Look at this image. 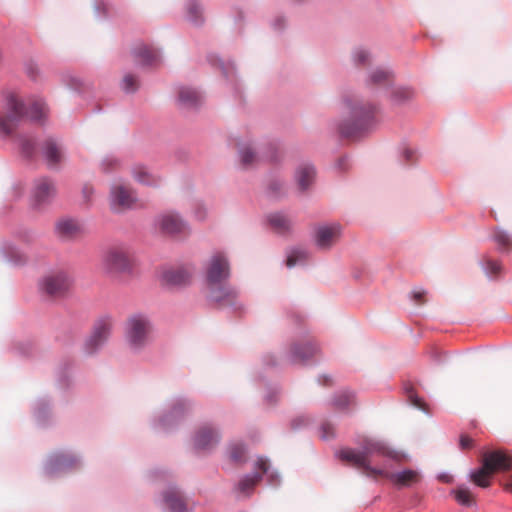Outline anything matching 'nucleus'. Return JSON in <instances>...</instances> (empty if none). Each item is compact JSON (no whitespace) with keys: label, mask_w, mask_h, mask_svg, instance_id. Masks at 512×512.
<instances>
[{"label":"nucleus","mask_w":512,"mask_h":512,"mask_svg":"<svg viewBox=\"0 0 512 512\" xmlns=\"http://www.w3.org/2000/svg\"><path fill=\"white\" fill-rule=\"evenodd\" d=\"M340 460L361 470L370 478H385L398 488L410 487L421 480L418 470L404 469L392 472L391 462L400 463L407 459L406 453L393 449L384 440L365 438L361 450L344 448L337 452Z\"/></svg>","instance_id":"obj_1"},{"label":"nucleus","mask_w":512,"mask_h":512,"mask_svg":"<svg viewBox=\"0 0 512 512\" xmlns=\"http://www.w3.org/2000/svg\"><path fill=\"white\" fill-rule=\"evenodd\" d=\"M378 107L360 97L348 96L342 102V117L332 123L342 137H358L376 125Z\"/></svg>","instance_id":"obj_2"},{"label":"nucleus","mask_w":512,"mask_h":512,"mask_svg":"<svg viewBox=\"0 0 512 512\" xmlns=\"http://www.w3.org/2000/svg\"><path fill=\"white\" fill-rule=\"evenodd\" d=\"M204 274L209 298L212 301L230 302L236 298V289L226 283L230 276V261L227 253L212 252L204 264Z\"/></svg>","instance_id":"obj_3"},{"label":"nucleus","mask_w":512,"mask_h":512,"mask_svg":"<svg viewBox=\"0 0 512 512\" xmlns=\"http://www.w3.org/2000/svg\"><path fill=\"white\" fill-rule=\"evenodd\" d=\"M47 111L46 104L41 98H30L25 104L16 94H9L6 98L5 111L0 114V135L10 136L24 117L37 122L43 120Z\"/></svg>","instance_id":"obj_4"},{"label":"nucleus","mask_w":512,"mask_h":512,"mask_svg":"<svg viewBox=\"0 0 512 512\" xmlns=\"http://www.w3.org/2000/svg\"><path fill=\"white\" fill-rule=\"evenodd\" d=\"M507 471H512V456L497 449L483 452L481 466L472 470L469 476L477 486L487 488L493 474Z\"/></svg>","instance_id":"obj_5"},{"label":"nucleus","mask_w":512,"mask_h":512,"mask_svg":"<svg viewBox=\"0 0 512 512\" xmlns=\"http://www.w3.org/2000/svg\"><path fill=\"white\" fill-rule=\"evenodd\" d=\"M152 332V323L146 315L130 316L124 329V338L129 350L134 353L143 351L152 341Z\"/></svg>","instance_id":"obj_6"},{"label":"nucleus","mask_w":512,"mask_h":512,"mask_svg":"<svg viewBox=\"0 0 512 512\" xmlns=\"http://www.w3.org/2000/svg\"><path fill=\"white\" fill-rule=\"evenodd\" d=\"M239 161L244 168L257 164L261 158L277 162L282 155V149L278 142H270L266 146L256 149L253 141L242 142L238 147Z\"/></svg>","instance_id":"obj_7"},{"label":"nucleus","mask_w":512,"mask_h":512,"mask_svg":"<svg viewBox=\"0 0 512 512\" xmlns=\"http://www.w3.org/2000/svg\"><path fill=\"white\" fill-rule=\"evenodd\" d=\"M102 267L109 274L131 273L133 261L129 250L122 246L109 248L102 256Z\"/></svg>","instance_id":"obj_8"},{"label":"nucleus","mask_w":512,"mask_h":512,"mask_svg":"<svg viewBox=\"0 0 512 512\" xmlns=\"http://www.w3.org/2000/svg\"><path fill=\"white\" fill-rule=\"evenodd\" d=\"M114 320L111 316L105 315L98 318L92 328L90 336L84 344V349L88 354H93L100 350L108 341Z\"/></svg>","instance_id":"obj_9"},{"label":"nucleus","mask_w":512,"mask_h":512,"mask_svg":"<svg viewBox=\"0 0 512 512\" xmlns=\"http://www.w3.org/2000/svg\"><path fill=\"white\" fill-rule=\"evenodd\" d=\"M343 227L338 222L321 223L314 227L313 243L321 251L331 250L340 240Z\"/></svg>","instance_id":"obj_10"},{"label":"nucleus","mask_w":512,"mask_h":512,"mask_svg":"<svg viewBox=\"0 0 512 512\" xmlns=\"http://www.w3.org/2000/svg\"><path fill=\"white\" fill-rule=\"evenodd\" d=\"M256 468L257 470H260L261 473L254 472L250 475H246L238 483L237 489L240 493L249 495L255 485L260 481L262 474L267 476V481L271 485H277L279 483V476L276 472L271 471V467L267 459L258 458L256 462Z\"/></svg>","instance_id":"obj_11"},{"label":"nucleus","mask_w":512,"mask_h":512,"mask_svg":"<svg viewBox=\"0 0 512 512\" xmlns=\"http://www.w3.org/2000/svg\"><path fill=\"white\" fill-rule=\"evenodd\" d=\"M80 459L70 452H59L52 454L44 467L45 474L53 477L73 471L80 467Z\"/></svg>","instance_id":"obj_12"},{"label":"nucleus","mask_w":512,"mask_h":512,"mask_svg":"<svg viewBox=\"0 0 512 512\" xmlns=\"http://www.w3.org/2000/svg\"><path fill=\"white\" fill-rule=\"evenodd\" d=\"M191 408L192 404L189 400L185 398L176 399L170 408L154 421V425L159 429L168 430L182 419Z\"/></svg>","instance_id":"obj_13"},{"label":"nucleus","mask_w":512,"mask_h":512,"mask_svg":"<svg viewBox=\"0 0 512 512\" xmlns=\"http://www.w3.org/2000/svg\"><path fill=\"white\" fill-rule=\"evenodd\" d=\"M55 195L56 187L53 180L46 177L36 179L31 190V206L34 209L40 210L47 206Z\"/></svg>","instance_id":"obj_14"},{"label":"nucleus","mask_w":512,"mask_h":512,"mask_svg":"<svg viewBox=\"0 0 512 512\" xmlns=\"http://www.w3.org/2000/svg\"><path fill=\"white\" fill-rule=\"evenodd\" d=\"M156 227L165 235L177 236L189 231L188 222L175 211H167L155 219Z\"/></svg>","instance_id":"obj_15"},{"label":"nucleus","mask_w":512,"mask_h":512,"mask_svg":"<svg viewBox=\"0 0 512 512\" xmlns=\"http://www.w3.org/2000/svg\"><path fill=\"white\" fill-rule=\"evenodd\" d=\"M72 280L64 271H58L45 276L39 283L40 290L51 297L64 295L70 288Z\"/></svg>","instance_id":"obj_16"},{"label":"nucleus","mask_w":512,"mask_h":512,"mask_svg":"<svg viewBox=\"0 0 512 512\" xmlns=\"http://www.w3.org/2000/svg\"><path fill=\"white\" fill-rule=\"evenodd\" d=\"M137 198L134 191L123 184H114L110 190V204L114 211L120 212L130 209Z\"/></svg>","instance_id":"obj_17"},{"label":"nucleus","mask_w":512,"mask_h":512,"mask_svg":"<svg viewBox=\"0 0 512 512\" xmlns=\"http://www.w3.org/2000/svg\"><path fill=\"white\" fill-rule=\"evenodd\" d=\"M194 269L191 265H179L163 269L161 273V282L168 287H179L186 285Z\"/></svg>","instance_id":"obj_18"},{"label":"nucleus","mask_w":512,"mask_h":512,"mask_svg":"<svg viewBox=\"0 0 512 512\" xmlns=\"http://www.w3.org/2000/svg\"><path fill=\"white\" fill-rule=\"evenodd\" d=\"M161 506L166 512H188L186 497L174 485H169L162 493Z\"/></svg>","instance_id":"obj_19"},{"label":"nucleus","mask_w":512,"mask_h":512,"mask_svg":"<svg viewBox=\"0 0 512 512\" xmlns=\"http://www.w3.org/2000/svg\"><path fill=\"white\" fill-rule=\"evenodd\" d=\"M220 440V434L214 426L205 424L197 429L193 436V445L197 450L209 451L213 449Z\"/></svg>","instance_id":"obj_20"},{"label":"nucleus","mask_w":512,"mask_h":512,"mask_svg":"<svg viewBox=\"0 0 512 512\" xmlns=\"http://www.w3.org/2000/svg\"><path fill=\"white\" fill-rule=\"evenodd\" d=\"M42 154L51 168L58 167L65 160V149L59 141L49 138L42 146Z\"/></svg>","instance_id":"obj_21"},{"label":"nucleus","mask_w":512,"mask_h":512,"mask_svg":"<svg viewBox=\"0 0 512 512\" xmlns=\"http://www.w3.org/2000/svg\"><path fill=\"white\" fill-rule=\"evenodd\" d=\"M318 351V345L312 340H307L292 345L288 353V358L292 363L305 362L314 357Z\"/></svg>","instance_id":"obj_22"},{"label":"nucleus","mask_w":512,"mask_h":512,"mask_svg":"<svg viewBox=\"0 0 512 512\" xmlns=\"http://www.w3.org/2000/svg\"><path fill=\"white\" fill-rule=\"evenodd\" d=\"M315 168L310 163H301L294 172V181L300 192L307 191L314 183Z\"/></svg>","instance_id":"obj_23"},{"label":"nucleus","mask_w":512,"mask_h":512,"mask_svg":"<svg viewBox=\"0 0 512 512\" xmlns=\"http://www.w3.org/2000/svg\"><path fill=\"white\" fill-rule=\"evenodd\" d=\"M131 174L135 181L143 185L156 186L160 183V178L148 167L142 164L133 165L131 168Z\"/></svg>","instance_id":"obj_24"},{"label":"nucleus","mask_w":512,"mask_h":512,"mask_svg":"<svg viewBox=\"0 0 512 512\" xmlns=\"http://www.w3.org/2000/svg\"><path fill=\"white\" fill-rule=\"evenodd\" d=\"M56 234L64 239L76 236L81 231L80 223L72 218H62L55 224Z\"/></svg>","instance_id":"obj_25"},{"label":"nucleus","mask_w":512,"mask_h":512,"mask_svg":"<svg viewBox=\"0 0 512 512\" xmlns=\"http://www.w3.org/2000/svg\"><path fill=\"white\" fill-rule=\"evenodd\" d=\"M134 54L136 59L142 65H156L161 60V54L159 50L147 45H139L138 47H136L134 50Z\"/></svg>","instance_id":"obj_26"},{"label":"nucleus","mask_w":512,"mask_h":512,"mask_svg":"<svg viewBox=\"0 0 512 512\" xmlns=\"http://www.w3.org/2000/svg\"><path fill=\"white\" fill-rule=\"evenodd\" d=\"M179 103L186 108L196 107L202 100L199 91L190 87H181L178 93Z\"/></svg>","instance_id":"obj_27"},{"label":"nucleus","mask_w":512,"mask_h":512,"mask_svg":"<svg viewBox=\"0 0 512 512\" xmlns=\"http://www.w3.org/2000/svg\"><path fill=\"white\" fill-rule=\"evenodd\" d=\"M270 227L278 234H284L292 228L291 219L284 213H272L268 217Z\"/></svg>","instance_id":"obj_28"},{"label":"nucleus","mask_w":512,"mask_h":512,"mask_svg":"<svg viewBox=\"0 0 512 512\" xmlns=\"http://www.w3.org/2000/svg\"><path fill=\"white\" fill-rule=\"evenodd\" d=\"M415 95L412 88L407 86H397L390 90V100L395 105H401L410 101Z\"/></svg>","instance_id":"obj_29"},{"label":"nucleus","mask_w":512,"mask_h":512,"mask_svg":"<svg viewBox=\"0 0 512 512\" xmlns=\"http://www.w3.org/2000/svg\"><path fill=\"white\" fill-rule=\"evenodd\" d=\"M309 253L303 247H293L287 251L286 266L292 268L296 265H302L308 259Z\"/></svg>","instance_id":"obj_30"},{"label":"nucleus","mask_w":512,"mask_h":512,"mask_svg":"<svg viewBox=\"0 0 512 512\" xmlns=\"http://www.w3.org/2000/svg\"><path fill=\"white\" fill-rule=\"evenodd\" d=\"M186 17L194 25H200L203 21V8L197 0H188L186 4Z\"/></svg>","instance_id":"obj_31"},{"label":"nucleus","mask_w":512,"mask_h":512,"mask_svg":"<svg viewBox=\"0 0 512 512\" xmlns=\"http://www.w3.org/2000/svg\"><path fill=\"white\" fill-rule=\"evenodd\" d=\"M0 251L4 258L15 264L22 263L25 260L24 254L21 253L17 247H15L13 244L9 242L3 243Z\"/></svg>","instance_id":"obj_32"},{"label":"nucleus","mask_w":512,"mask_h":512,"mask_svg":"<svg viewBox=\"0 0 512 512\" xmlns=\"http://www.w3.org/2000/svg\"><path fill=\"white\" fill-rule=\"evenodd\" d=\"M354 404V394L350 391H340L333 398V406L344 410Z\"/></svg>","instance_id":"obj_33"},{"label":"nucleus","mask_w":512,"mask_h":512,"mask_svg":"<svg viewBox=\"0 0 512 512\" xmlns=\"http://www.w3.org/2000/svg\"><path fill=\"white\" fill-rule=\"evenodd\" d=\"M369 80L375 85L386 86L392 81V73L389 70L377 68L371 72Z\"/></svg>","instance_id":"obj_34"},{"label":"nucleus","mask_w":512,"mask_h":512,"mask_svg":"<svg viewBox=\"0 0 512 512\" xmlns=\"http://www.w3.org/2000/svg\"><path fill=\"white\" fill-rule=\"evenodd\" d=\"M483 269L489 278L496 277L502 272V266L499 261L485 257L482 261Z\"/></svg>","instance_id":"obj_35"},{"label":"nucleus","mask_w":512,"mask_h":512,"mask_svg":"<svg viewBox=\"0 0 512 512\" xmlns=\"http://www.w3.org/2000/svg\"><path fill=\"white\" fill-rule=\"evenodd\" d=\"M21 153L25 157H31L35 151V143L32 138L21 135L17 138Z\"/></svg>","instance_id":"obj_36"},{"label":"nucleus","mask_w":512,"mask_h":512,"mask_svg":"<svg viewBox=\"0 0 512 512\" xmlns=\"http://www.w3.org/2000/svg\"><path fill=\"white\" fill-rule=\"evenodd\" d=\"M245 451H246L245 447L241 442H235L229 446L228 455H229V458L233 462L239 463V462L243 461L244 456H245Z\"/></svg>","instance_id":"obj_37"},{"label":"nucleus","mask_w":512,"mask_h":512,"mask_svg":"<svg viewBox=\"0 0 512 512\" xmlns=\"http://www.w3.org/2000/svg\"><path fill=\"white\" fill-rule=\"evenodd\" d=\"M352 59L356 65L366 66L371 62V54L367 49L359 47L352 52Z\"/></svg>","instance_id":"obj_38"},{"label":"nucleus","mask_w":512,"mask_h":512,"mask_svg":"<svg viewBox=\"0 0 512 512\" xmlns=\"http://www.w3.org/2000/svg\"><path fill=\"white\" fill-rule=\"evenodd\" d=\"M456 501L463 506H472L473 505V497L471 492L463 486L458 487L454 491Z\"/></svg>","instance_id":"obj_39"},{"label":"nucleus","mask_w":512,"mask_h":512,"mask_svg":"<svg viewBox=\"0 0 512 512\" xmlns=\"http://www.w3.org/2000/svg\"><path fill=\"white\" fill-rule=\"evenodd\" d=\"M494 240L501 249L508 250L512 246V239L504 230H496L494 233Z\"/></svg>","instance_id":"obj_40"},{"label":"nucleus","mask_w":512,"mask_h":512,"mask_svg":"<svg viewBox=\"0 0 512 512\" xmlns=\"http://www.w3.org/2000/svg\"><path fill=\"white\" fill-rule=\"evenodd\" d=\"M121 87L126 93L135 92L138 88V80L134 75L126 74L123 77Z\"/></svg>","instance_id":"obj_41"},{"label":"nucleus","mask_w":512,"mask_h":512,"mask_svg":"<svg viewBox=\"0 0 512 512\" xmlns=\"http://www.w3.org/2000/svg\"><path fill=\"white\" fill-rule=\"evenodd\" d=\"M192 215L197 221H204L208 215V208L202 202H196L192 209Z\"/></svg>","instance_id":"obj_42"},{"label":"nucleus","mask_w":512,"mask_h":512,"mask_svg":"<svg viewBox=\"0 0 512 512\" xmlns=\"http://www.w3.org/2000/svg\"><path fill=\"white\" fill-rule=\"evenodd\" d=\"M406 393H407V397H408V400L411 403V405H413L414 407H416L420 410H423V411L426 410L425 402L420 397H418V395L416 394V392L414 391L413 388H411V387L408 388L406 390Z\"/></svg>","instance_id":"obj_43"},{"label":"nucleus","mask_w":512,"mask_h":512,"mask_svg":"<svg viewBox=\"0 0 512 512\" xmlns=\"http://www.w3.org/2000/svg\"><path fill=\"white\" fill-rule=\"evenodd\" d=\"M119 164V161L116 157L109 155L103 158L101 162V167L104 171H110L116 168Z\"/></svg>","instance_id":"obj_44"},{"label":"nucleus","mask_w":512,"mask_h":512,"mask_svg":"<svg viewBox=\"0 0 512 512\" xmlns=\"http://www.w3.org/2000/svg\"><path fill=\"white\" fill-rule=\"evenodd\" d=\"M334 436V427L330 423H323L321 425V438L328 440Z\"/></svg>","instance_id":"obj_45"},{"label":"nucleus","mask_w":512,"mask_h":512,"mask_svg":"<svg viewBox=\"0 0 512 512\" xmlns=\"http://www.w3.org/2000/svg\"><path fill=\"white\" fill-rule=\"evenodd\" d=\"M24 68H25L26 74L30 78H35L38 75V73H39V70H38V67H37L36 63H34L31 60L25 62Z\"/></svg>","instance_id":"obj_46"},{"label":"nucleus","mask_w":512,"mask_h":512,"mask_svg":"<svg viewBox=\"0 0 512 512\" xmlns=\"http://www.w3.org/2000/svg\"><path fill=\"white\" fill-rule=\"evenodd\" d=\"M93 194H94L93 187L89 184H85L82 188V197H83V201L86 204L91 202Z\"/></svg>","instance_id":"obj_47"},{"label":"nucleus","mask_w":512,"mask_h":512,"mask_svg":"<svg viewBox=\"0 0 512 512\" xmlns=\"http://www.w3.org/2000/svg\"><path fill=\"white\" fill-rule=\"evenodd\" d=\"M308 421H309V420H308V418H307L306 416L301 415V416H297V417H295V418L292 420L291 424H292V427H293L294 429H297V428H300V427H302V426L307 425V424H308Z\"/></svg>","instance_id":"obj_48"},{"label":"nucleus","mask_w":512,"mask_h":512,"mask_svg":"<svg viewBox=\"0 0 512 512\" xmlns=\"http://www.w3.org/2000/svg\"><path fill=\"white\" fill-rule=\"evenodd\" d=\"M402 157L408 162L413 161L415 157V151L408 146H405L402 150Z\"/></svg>","instance_id":"obj_49"},{"label":"nucleus","mask_w":512,"mask_h":512,"mask_svg":"<svg viewBox=\"0 0 512 512\" xmlns=\"http://www.w3.org/2000/svg\"><path fill=\"white\" fill-rule=\"evenodd\" d=\"M425 296V291L423 289H416L412 292V298L416 304H420L423 301Z\"/></svg>","instance_id":"obj_50"},{"label":"nucleus","mask_w":512,"mask_h":512,"mask_svg":"<svg viewBox=\"0 0 512 512\" xmlns=\"http://www.w3.org/2000/svg\"><path fill=\"white\" fill-rule=\"evenodd\" d=\"M460 446L462 449H469L472 447V439L467 436H462L460 439Z\"/></svg>","instance_id":"obj_51"},{"label":"nucleus","mask_w":512,"mask_h":512,"mask_svg":"<svg viewBox=\"0 0 512 512\" xmlns=\"http://www.w3.org/2000/svg\"><path fill=\"white\" fill-rule=\"evenodd\" d=\"M223 73L227 78H230L234 74V66L232 64H229L227 67H223Z\"/></svg>","instance_id":"obj_52"},{"label":"nucleus","mask_w":512,"mask_h":512,"mask_svg":"<svg viewBox=\"0 0 512 512\" xmlns=\"http://www.w3.org/2000/svg\"><path fill=\"white\" fill-rule=\"evenodd\" d=\"M95 9H96V11L98 13L100 12V9H103V13H105V11H106V4L101 2V1H97L95 3Z\"/></svg>","instance_id":"obj_53"},{"label":"nucleus","mask_w":512,"mask_h":512,"mask_svg":"<svg viewBox=\"0 0 512 512\" xmlns=\"http://www.w3.org/2000/svg\"><path fill=\"white\" fill-rule=\"evenodd\" d=\"M507 488L512 490V477H511V480H510L509 484L507 485Z\"/></svg>","instance_id":"obj_54"},{"label":"nucleus","mask_w":512,"mask_h":512,"mask_svg":"<svg viewBox=\"0 0 512 512\" xmlns=\"http://www.w3.org/2000/svg\"><path fill=\"white\" fill-rule=\"evenodd\" d=\"M327 382H328V378L324 377V383H327Z\"/></svg>","instance_id":"obj_55"}]
</instances>
